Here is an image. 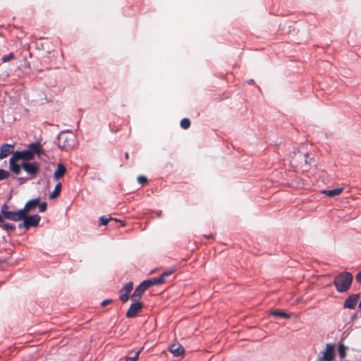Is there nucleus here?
I'll return each instance as SVG.
<instances>
[{"instance_id": "2", "label": "nucleus", "mask_w": 361, "mask_h": 361, "mask_svg": "<svg viewBox=\"0 0 361 361\" xmlns=\"http://www.w3.org/2000/svg\"><path fill=\"white\" fill-rule=\"evenodd\" d=\"M353 279L352 274L343 271L335 276L334 285L338 293H344L350 288Z\"/></svg>"}, {"instance_id": "16", "label": "nucleus", "mask_w": 361, "mask_h": 361, "mask_svg": "<svg viewBox=\"0 0 361 361\" xmlns=\"http://www.w3.org/2000/svg\"><path fill=\"white\" fill-rule=\"evenodd\" d=\"M342 188H338L333 190H324L323 193L329 197H335L339 195L343 192Z\"/></svg>"}, {"instance_id": "7", "label": "nucleus", "mask_w": 361, "mask_h": 361, "mask_svg": "<svg viewBox=\"0 0 361 361\" xmlns=\"http://www.w3.org/2000/svg\"><path fill=\"white\" fill-rule=\"evenodd\" d=\"M40 219V216L37 214L29 216L27 214H26L25 218L22 219L21 220L23 221V224H19L18 227H24L28 229L30 227L37 226L39 224Z\"/></svg>"}, {"instance_id": "11", "label": "nucleus", "mask_w": 361, "mask_h": 361, "mask_svg": "<svg viewBox=\"0 0 361 361\" xmlns=\"http://www.w3.org/2000/svg\"><path fill=\"white\" fill-rule=\"evenodd\" d=\"M148 286L145 283V281H142L135 290L133 294L131 296L132 300L140 301V298L143 295L145 290L148 289Z\"/></svg>"}, {"instance_id": "3", "label": "nucleus", "mask_w": 361, "mask_h": 361, "mask_svg": "<svg viewBox=\"0 0 361 361\" xmlns=\"http://www.w3.org/2000/svg\"><path fill=\"white\" fill-rule=\"evenodd\" d=\"M77 143L76 136L70 131L61 133L57 139L59 147L65 151L73 149Z\"/></svg>"}, {"instance_id": "8", "label": "nucleus", "mask_w": 361, "mask_h": 361, "mask_svg": "<svg viewBox=\"0 0 361 361\" xmlns=\"http://www.w3.org/2000/svg\"><path fill=\"white\" fill-rule=\"evenodd\" d=\"M133 302L131 303L129 309L128 310L126 317L127 318H133L137 316L138 313L142 310L143 308V303L138 300H132Z\"/></svg>"}, {"instance_id": "23", "label": "nucleus", "mask_w": 361, "mask_h": 361, "mask_svg": "<svg viewBox=\"0 0 361 361\" xmlns=\"http://www.w3.org/2000/svg\"><path fill=\"white\" fill-rule=\"evenodd\" d=\"M190 126V121L188 119V118H183L181 121H180V126L183 128V129H188Z\"/></svg>"}, {"instance_id": "5", "label": "nucleus", "mask_w": 361, "mask_h": 361, "mask_svg": "<svg viewBox=\"0 0 361 361\" xmlns=\"http://www.w3.org/2000/svg\"><path fill=\"white\" fill-rule=\"evenodd\" d=\"M335 348L333 344L326 345L325 350L322 352V355L319 356L316 361H334L335 358Z\"/></svg>"}, {"instance_id": "25", "label": "nucleus", "mask_w": 361, "mask_h": 361, "mask_svg": "<svg viewBox=\"0 0 361 361\" xmlns=\"http://www.w3.org/2000/svg\"><path fill=\"white\" fill-rule=\"evenodd\" d=\"M173 269H170V270L166 271L164 273H162V274L160 275L159 277L162 279L164 282H165L166 281V278L169 276H171L173 274Z\"/></svg>"}, {"instance_id": "17", "label": "nucleus", "mask_w": 361, "mask_h": 361, "mask_svg": "<svg viewBox=\"0 0 361 361\" xmlns=\"http://www.w3.org/2000/svg\"><path fill=\"white\" fill-rule=\"evenodd\" d=\"M145 282L147 284V286H148V288H149L154 285H159V284H161V283H164L162 279L160 278L159 276L157 278H153V279H150L148 280H145Z\"/></svg>"}, {"instance_id": "6", "label": "nucleus", "mask_w": 361, "mask_h": 361, "mask_svg": "<svg viewBox=\"0 0 361 361\" xmlns=\"http://www.w3.org/2000/svg\"><path fill=\"white\" fill-rule=\"evenodd\" d=\"M39 199L35 198L27 201L23 209L18 210V214L21 213L19 216V221L22 220V219L25 218V214L30 213L33 211L39 204Z\"/></svg>"}, {"instance_id": "15", "label": "nucleus", "mask_w": 361, "mask_h": 361, "mask_svg": "<svg viewBox=\"0 0 361 361\" xmlns=\"http://www.w3.org/2000/svg\"><path fill=\"white\" fill-rule=\"evenodd\" d=\"M66 172V169L65 166L62 164H59L57 165L56 169L54 173V178L55 180H59L62 178Z\"/></svg>"}, {"instance_id": "10", "label": "nucleus", "mask_w": 361, "mask_h": 361, "mask_svg": "<svg viewBox=\"0 0 361 361\" xmlns=\"http://www.w3.org/2000/svg\"><path fill=\"white\" fill-rule=\"evenodd\" d=\"M133 283L130 281V282L127 283L123 286V288L121 289V290L119 291V293H120L119 298L122 302L125 303L128 301V300L129 298V295L133 290Z\"/></svg>"}, {"instance_id": "1", "label": "nucleus", "mask_w": 361, "mask_h": 361, "mask_svg": "<svg viewBox=\"0 0 361 361\" xmlns=\"http://www.w3.org/2000/svg\"><path fill=\"white\" fill-rule=\"evenodd\" d=\"M34 156L32 154V152H30L28 149L15 152L9 159L10 170L16 176L19 175L20 168L18 166V164H20V162H29V161L32 160Z\"/></svg>"}, {"instance_id": "31", "label": "nucleus", "mask_w": 361, "mask_h": 361, "mask_svg": "<svg viewBox=\"0 0 361 361\" xmlns=\"http://www.w3.org/2000/svg\"><path fill=\"white\" fill-rule=\"evenodd\" d=\"M338 353L341 357H344L345 356V347L343 345H339Z\"/></svg>"}, {"instance_id": "24", "label": "nucleus", "mask_w": 361, "mask_h": 361, "mask_svg": "<svg viewBox=\"0 0 361 361\" xmlns=\"http://www.w3.org/2000/svg\"><path fill=\"white\" fill-rule=\"evenodd\" d=\"M1 226L6 231H13L16 228L14 225L5 222L2 224Z\"/></svg>"}, {"instance_id": "12", "label": "nucleus", "mask_w": 361, "mask_h": 361, "mask_svg": "<svg viewBox=\"0 0 361 361\" xmlns=\"http://www.w3.org/2000/svg\"><path fill=\"white\" fill-rule=\"evenodd\" d=\"M359 297V294H352L348 296L343 303V307L354 309L357 305Z\"/></svg>"}, {"instance_id": "33", "label": "nucleus", "mask_w": 361, "mask_h": 361, "mask_svg": "<svg viewBox=\"0 0 361 361\" xmlns=\"http://www.w3.org/2000/svg\"><path fill=\"white\" fill-rule=\"evenodd\" d=\"M355 278L357 281L361 283V271L359 273H357Z\"/></svg>"}, {"instance_id": "35", "label": "nucleus", "mask_w": 361, "mask_h": 361, "mask_svg": "<svg viewBox=\"0 0 361 361\" xmlns=\"http://www.w3.org/2000/svg\"><path fill=\"white\" fill-rule=\"evenodd\" d=\"M125 157H126V159H128L129 158L128 153L126 152V154H125Z\"/></svg>"}, {"instance_id": "30", "label": "nucleus", "mask_w": 361, "mask_h": 361, "mask_svg": "<svg viewBox=\"0 0 361 361\" xmlns=\"http://www.w3.org/2000/svg\"><path fill=\"white\" fill-rule=\"evenodd\" d=\"M37 207H39V210L40 212H44L47 209V204L46 202H42V203L39 202V204L37 205Z\"/></svg>"}, {"instance_id": "22", "label": "nucleus", "mask_w": 361, "mask_h": 361, "mask_svg": "<svg viewBox=\"0 0 361 361\" xmlns=\"http://www.w3.org/2000/svg\"><path fill=\"white\" fill-rule=\"evenodd\" d=\"M114 229L119 228L126 226V220L125 219H119L116 217L114 219Z\"/></svg>"}, {"instance_id": "32", "label": "nucleus", "mask_w": 361, "mask_h": 361, "mask_svg": "<svg viewBox=\"0 0 361 361\" xmlns=\"http://www.w3.org/2000/svg\"><path fill=\"white\" fill-rule=\"evenodd\" d=\"M111 302H112V300H111V299L106 300H104V301L102 302L101 305H102V307H104L105 305H106L107 304L111 303Z\"/></svg>"}, {"instance_id": "21", "label": "nucleus", "mask_w": 361, "mask_h": 361, "mask_svg": "<svg viewBox=\"0 0 361 361\" xmlns=\"http://www.w3.org/2000/svg\"><path fill=\"white\" fill-rule=\"evenodd\" d=\"M270 314L276 317H281L284 319H289L290 317V315L289 314H287L285 312L279 310L271 312Z\"/></svg>"}, {"instance_id": "9", "label": "nucleus", "mask_w": 361, "mask_h": 361, "mask_svg": "<svg viewBox=\"0 0 361 361\" xmlns=\"http://www.w3.org/2000/svg\"><path fill=\"white\" fill-rule=\"evenodd\" d=\"M1 212L4 218L14 221H19V216L21 213L18 214V212H10L8 211V206L6 204H3L1 209Z\"/></svg>"}, {"instance_id": "26", "label": "nucleus", "mask_w": 361, "mask_h": 361, "mask_svg": "<svg viewBox=\"0 0 361 361\" xmlns=\"http://www.w3.org/2000/svg\"><path fill=\"white\" fill-rule=\"evenodd\" d=\"M9 172L8 171L0 169V180H4L9 177Z\"/></svg>"}, {"instance_id": "20", "label": "nucleus", "mask_w": 361, "mask_h": 361, "mask_svg": "<svg viewBox=\"0 0 361 361\" xmlns=\"http://www.w3.org/2000/svg\"><path fill=\"white\" fill-rule=\"evenodd\" d=\"M61 188H62V185L61 183H58L56 186H55V188L54 190V191L50 193L49 195V199L50 200H54L56 199L60 194L61 191Z\"/></svg>"}, {"instance_id": "4", "label": "nucleus", "mask_w": 361, "mask_h": 361, "mask_svg": "<svg viewBox=\"0 0 361 361\" xmlns=\"http://www.w3.org/2000/svg\"><path fill=\"white\" fill-rule=\"evenodd\" d=\"M18 166L20 168V172L23 169L27 174V180L36 178L39 172L40 164L38 162L20 161Z\"/></svg>"}, {"instance_id": "29", "label": "nucleus", "mask_w": 361, "mask_h": 361, "mask_svg": "<svg viewBox=\"0 0 361 361\" xmlns=\"http://www.w3.org/2000/svg\"><path fill=\"white\" fill-rule=\"evenodd\" d=\"M137 181L141 185H145V184L147 183L148 180L146 176H140L137 177Z\"/></svg>"}, {"instance_id": "19", "label": "nucleus", "mask_w": 361, "mask_h": 361, "mask_svg": "<svg viewBox=\"0 0 361 361\" xmlns=\"http://www.w3.org/2000/svg\"><path fill=\"white\" fill-rule=\"evenodd\" d=\"M28 150L30 152H32V154L33 156H35V154H40L42 153V149H41V147L39 145V144H37V143H32L29 145V149Z\"/></svg>"}, {"instance_id": "14", "label": "nucleus", "mask_w": 361, "mask_h": 361, "mask_svg": "<svg viewBox=\"0 0 361 361\" xmlns=\"http://www.w3.org/2000/svg\"><path fill=\"white\" fill-rule=\"evenodd\" d=\"M13 146L9 144H4L0 147V159L7 157L12 153Z\"/></svg>"}, {"instance_id": "34", "label": "nucleus", "mask_w": 361, "mask_h": 361, "mask_svg": "<svg viewBox=\"0 0 361 361\" xmlns=\"http://www.w3.org/2000/svg\"><path fill=\"white\" fill-rule=\"evenodd\" d=\"M3 218L4 217L0 215V223L3 224L4 222Z\"/></svg>"}, {"instance_id": "28", "label": "nucleus", "mask_w": 361, "mask_h": 361, "mask_svg": "<svg viewBox=\"0 0 361 361\" xmlns=\"http://www.w3.org/2000/svg\"><path fill=\"white\" fill-rule=\"evenodd\" d=\"M111 220V217L110 216H102L100 218V224L101 225H106Z\"/></svg>"}, {"instance_id": "13", "label": "nucleus", "mask_w": 361, "mask_h": 361, "mask_svg": "<svg viewBox=\"0 0 361 361\" xmlns=\"http://www.w3.org/2000/svg\"><path fill=\"white\" fill-rule=\"evenodd\" d=\"M169 351L176 357L183 355L185 353L183 347L179 343H173L170 345Z\"/></svg>"}, {"instance_id": "18", "label": "nucleus", "mask_w": 361, "mask_h": 361, "mask_svg": "<svg viewBox=\"0 0 361 361\" xmlns=\"http://www.w3.org/2000/svg\"><path fill=\"white\" fill-rule=\"evenodd\" d=\"M143 350V348H140L139 350L136 352L130 353L128 356L126 357V361H137L139 357L140 353Z\"/></svg>"}, {"instance_id": "27", "label": "nucleus", "mask_w": 361, "mask_h": 361, "mask_svg": "<svg viewBox=\"0 0 361 361\" xmlns=\"http://www.w3.org/2000/svg\"><path fill=\"white\" fill-rule=\"evenodd\" d=\"M14 58V54L13 53H10L8 54V55H5L2 58H1V60L4 63H6V62H8L10 61L11 59H13Z\"/></svg>"}]
</instances>
